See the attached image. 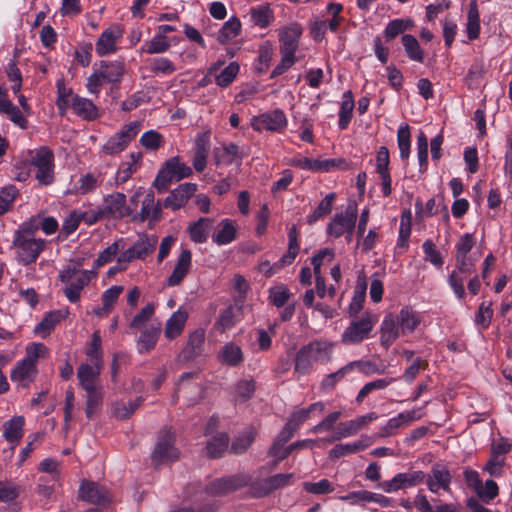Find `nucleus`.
I'll return each instance as SVG.
<instances>
[{"mask_svg":"<svg viewBox=\"0 0 512 512\" xmlns=\"http://www.w3.org/2000/svg\"><path fill=\"white\" fill-rule=\"evenodd\" d=\"M297 430V427L292 424L288 420L282 431L277 436L276 440L274 441L273 445L271 446L269 450V454L274 457L276 460L279 457L278 453V447L279 445H285L293 436L294 432Z\"/></svg>","mask_w":512,"mask_h":512,"instance_id":"13d9d810","label":"nucleus"},{"mask_svg":"<svg viewBox=\"0 0 512 512\" xmlns=\"http://www.w3.org/2000/svg\"><path fill=\"white\" fill-rule=\"evenodd\" d=\"M49 355V349L42 343H31L25 348V357L22 359L37 367L39 359H45Z\"/></svg>","mask_w":512,"mask_h":512,"instance_id":"3c124183","label":"nucleus"},{"mask_svg":"<svg viewBox=\"0 0 512 512\" xmlns=\"http://www.w3.org/2000/svg\"><path fill=\"white\" fill-rule=\"evenodd\" d=\"M422 417L420 409L399 413L397 416L388 420V422L380 429L378 436L386 438L394 435L396 431L411 422Z\"/></svg>","mask_w":512,"mask_h":512,"instance_id":"aec40b11","label":"nucleus"},{"mask_svg":"<svg viewBox=\"0 0 512 512\" xmlns=\"http://www.w3.org/2000/svg\"><path fill=\"white\" fill-rule=\"evenodd\" d=\"M340 500L351 505H366L368 503H376L381 507H386L389 502L385 496L367 490L350 492L345 496H341Z\"/></svg>","mask_w":512,"mask_h":512,"instance_id":"b1692460","label":"nucleus"},{"mask_svg":"<svg viewBox=\"0 0 512 512\" xmlns=\"http://www.w3.org/2000/svg\"><path fill=\"white\" fill-rule=\"evenodd\" d=\"M30 163L36 169L35 178L40 185L54 182V155L46 146L30 151Z\"/></svg>","mask_w":512,"mask_h":512,"instance_id":"39448f33","label":"nucleus"},{"mask_svg":"<svg viewBox=\"0 0 512 512\" xmlns=\"http://www.w3.org/2000/svg\"><path fill=\"white\" fill-rule=\"evenodd\" d=\"M141 129L139 121H133L122 127L120 131L111 136L102 146L101 152L105 155L118 154L126 149L128 144L136 137Z\"/></svg>","mask_w":512,"mask_h":512,"instance_id":"6e6552de","label":"nucleus"},{"mask_svg":"<svg viewBox=\"0 0 512 512\" xmlns=\"http://www.w3.org/2000/svg\"><path fill=\"white\" fill-rule=\"evenodd\" d=\"M236 312L237 309L234 307H228L223 310L214 324V328L220 332L232 328L237 322Z\"/></svg>","mask_w":512,"mask_h":512,"instance_id":"0e129e2a","label":"nucleus"},{"mask_svg":"<svg viewBox=\"0 0 512 512\" xmlns=\"http://www.w3.org/2000/svg\"><path fill=\"white\" fill-rule=\"evenodd\" d=\"M376 315L365 312L360 318L353 320L341 335L343 344H359L367 339L374 325L377 323Z\"/></svg>","mask_w":512,"mask_h":512,"instance_id":"0eeeda50","label":"nucleus"},{"mask_svg":"<svg viewBox=\"0 0 512 512\" xmlns=\"http://www.w3.org/2000/svg\"><path fill=\"white\" fill-rule=\"evenodd\" d=\"M61 316L57 312L47 314L34 329L35 334L45 338L54 329L56 324L60 321Z\"/></svg>","mask_w":512,"mask_h":512,"instance_id":"052dcab7","label":"nucleus"},{"mask_svg":"<svg viewBox=\"0 0 512 512\" xmlns=\"http://www.w3.org/2000/svg\"><path fill=\"white\" fill-rule=\"evenodd\" d=\"M197 185L193 183H183L175 188L164 200L163 206L177 210L183 207L188 200L195 194Z\"/></svg>","mask_w":512,"mask_h":512,"instance_id":"4be33fe9","label":"nucleus"},{"mask_svg":"<svg viewBox=\"0 0 512 512\" xmlns=\"http://www.w3.org/2000/svg\"><path fill=\"white\" fill-rule=\"evenodd\" d=\"M354 108V99L351 91H346L342 97L341 108L339 111V127L341 129L347 128L352 117Z\"/></svg>","mask_w":512,"mask_h":512,"instance_id":"603ef678","label":"nucleus"},{"mask_svg":"<svg viewBox=\"0 0 512 512\" xmlns=\"http://www.w3.org/2000/svg\"><path fill=\"white\" fill-rule=\"evenodd\" d=\"M198 378V374L187 372L181 375L176 393L187 399L189 404H194L202 398L203 388L198 381H193Z\"/></svg>","mask_w":512,"mask_h":512,"instance_id":"4468645a","label":"nucleus"},{"mask_svg":"<svg viewBox=\"0 0 512 512\" xmlns=\"http://www.w3.org/2000/svg\"><path fill=\"white\" fill-rule=\"evenodd\" d=\"M205 340V331L201 328L193 331L188 338L187 345L183 350V355L186 359H191L198 356L201 351Z\"/></svg>","mask_w":512,"mask_h":512,"instance_id":"ea45409f","label":"nucleus"},{"mask_svg":"<svg viewBox=\"0 0 512 512\" xmlns=\"http://www.w3.org/2000/svg\"><path fill=\"white\" fill-rule=\"evenodd\" d=\"M374 443V440L372 437L367 435H362L359 440L352 442V443H346V444H338L334 446L329 451V457L332 459H337L343 456H346L348 454L357 453L359 451H363L366 448L370 447Z\"/></svg>","mask_w":512,"mask_h":512,"instance_id":"a878e982","label":"nucleus"},{"mask_svg":"<svg viewBox=\"0 0 512 512\" xmlns=\"http://www.w3.org/2000/svg\"><path fill=\"white\" fill-rule=\"evenodd\" d=\"M290 297V290L284 284H279L269 289V300L278 308L283 307L289 301Z\"/></svg>","mask_w":512,"mask_h":512,"instance_id":"680f3d73","label":"nucleus"},{"mask_svg":"<svg viewBox=\"0 0 512 512\" xmlns=\"http://www.w3.org/2000/svg\"><path fill=\"white\" fill-rule=\"evenodd\" d=\"M413 505L419 512H456V507L451 504L432 507L427 497L422 493L415 496Z\"/></svg>","mask_w":512,"mask_h":512,"instance_id":"8fccbe9b","label":"nucleus"},{"mask_svg":"<svg viewBox=\"0 0 512 512\" xmlns=\"http://www.w3.org/2000/svg\"><path fill=\"white\" fill-rule=\"evenodd\" d=\"M216 157L219 163L232 164L241 159L238 146L234 144L225 145L216 151Z\"/></svg>","mask_w":512,"mask_h":512,"instance_id":"69168bd1","label":"nucleus"},{"mask_svg":"<svg viewBox=\"0 0 512 512\" xmlns=\"http://www.w3.org/2000/svg\"><path fill=\"white\" fill-rule=\"evenodd\" d=\"M355 368H359L366 373H377L378 370L376 367L370 363V362H363V361H353L345 365L344 367L340 368L334 373H331L322 380L321 386L325 390L332 389L337 382H339L341 379H343L347 374L352 372Z\"/></svg>","mask_w":512,"mask_h":512,"instance_id":"dca6fc26","label":"nucleus"},{"mask_svg":"<svg viewBox=\"0 0 512 512\" xmlns=\"http://www.w3.org/2000/svg\"><path fill=\"white\" fill-rule=\"evenodd\" d=\"M288 121L284 112L280 109L265 112L251 119V126L254 130L262 132H282L287 127Z\"/></svg>","mask_w":512,"mask_h":512,"instance_id":"9b49d317","label":"nucleus"},{"mask_svg":"<svg viewBox=\"0 0 512 512\" xmlns=\"http://www.w3.org/2000/svg\"><path fill=\"white\" fill-rule=\"evenodd\" d=\"M471 273V270H462L460 267V264L457 263L456 269L451 273L449 277V283L454 291V293L457 295L458 298H463L465 295L464 290V280L465 277Z\"/></svg>","mask_w":512,"mask_h":512,"instance_id":"4d7b16f0","label":"nucleus"},{"mask_svg":"<svg viewBox=\"0 0 512 512\" xmlns=\"http://www.w3.org/2000/svg\"><path fill=\"white\" fill-rule=\"evenodd\" d=\"M0 113L5 114L14 124L25 129L27 127V120L6 95V92L0 89Z\"/></svg>","mask_w":512,"mask_h":512,"instance_id":"72a5a7b5","label":"nucleus"},{"mask_svg":"<svg viewBox=\"0 0 512 512\" xmlns=\"http://www.w3.org/2000/svg\"><path fill=\"white\" fill-rule=\"evenodd\" d=\"M249 481L250 477L245 474L220 478L211 482L207 491L214 496H224L247 485Z\"/></svg>","mask_w":512,"mask_h":512,"instance_id":"ddd939ff","label":"nucleus"},{"mask_svg":"<svg viewBox=\"0 0 512 512\" xmlns=\"http://www.w3.org/2000/svg\"><path fill=\"white\" fill-rule=\"evenodd\" d=\"M213 220L210 218H200L197 222L189 226L191 239L196 243H203L207 240L212 228Z\"/></svg>","mask_w":512,"mask_h":512,"instance_id":"37998d69","label":"nucleus"},{"mask_svg":"<svg viewBox=\"0 0 512 512\" xmlns=\"http://www.w3.org/2000/svg\"><path fill=\"white\" fill-rule=\"evenodd\" d=\"M142 160V153L132 152L123 161L116 173V183L123 184L127 182L131 176L139 169Z\"/></svg>","mask_w":512,"mask_h":512,"instance_id":"cd10ccee","label":"nucleus"},{"mask_svg":"<svg viewBox=\"0 0 512 512\" xmlns=\"http://www.w3.org/2000/svg\"><path fill=\"white\" fill-rule=\"evenodd\" d=\"M79 498L91 504L101 505L109 503L111 496L109 491L93 481H82L79 487Z\"/></svg>","mask_w":512,"mask_h":512,"instance_id":"2eb2a0df","label":"nucleus"},{"mask_svg":"<svg viewBox=\"0 0 512 512\" xmlns=\"http://www.w3.org/2000/svg\"><path fill=\"white\" fill-rule=\"evenodd\" d=\"M23 223L35 233L40 228L47 235H51L58 230V222L53 217H42L40 215H36Z\"/></svg>","mask_w":512,"mask_h":512,"instance_id":"58836bf2","label":"nucleus"},{"mask_svg":"<svg viewBox=\"0 0 512 512\" xmlns=\"http://www.w3.org/2000/svg\"><path fill=\"white\" fill-rule=\"evenodd\" d=\"M178 457L179 451L174 446L173 436L169 432L161 434L151 455L152 464L159 467L177 460Z\"/></svg>","mask_w":512,"mask_h":512,"instance_id":"9d476101","label":"nucleus"},{"mask_svg":"<svg viewBox=\"0 0 512 512\" xmlns=\"http://www.w3.org/2000/svg\"><path fill=\"white\" fill-rule=\"evenodd\" d=\"M91 365L103 366L102 353H101V337L99 331H95L92 335L91 342L86 350Z\"/></svg>","mask_w":512,"mask_h":512,"instance_id":"864d4df0","label":"nucleus"},{"mask_svg":"<svg viewBox=\"0 0 512 512\" xmlns=\"http://www.w3.org/2000/svg\"><path fill=\"white\" fill-rule=\"evenodd\" d=\"M98 69L109 83L118 82L124 74V64L121 61H102Z\"/></svg>","mask_w":512,"mask_h":512,"instance_id":"c03bdc74","label":"nucleus"},{"mask_svg":"<svg viewBox=\"0 0 512 512\" xmlns=\"http://www.w3.org/2000/svg\"><path fill=\"white\" fill-rule=\"evenodd\" d=\"M401 334L412 333L420 323L419 315L410 308H403L396 319Z\"/></svg>","mask_w":512,"mask_h":512,"instance_id":"c9c22d12","label":"nucleus"},{"mask_svg":"<svg viewBox=\"0 0 512 512\" xmlns=\"http://www.w3.org/2000/svg\"><path fill=\"white\" fill-rule=\"evenodd\" d=\"M400 334L401 331L396 319L392 315H387L382 321L380 328L381 345L388 349Z\"/></svg>","mask_w":512,"mask_h":512,"instance_id":"473e14b6","label":"nucleus"},{"mask_svg":"<svg viewBox=\"0 0 512 512\" xmlns=\"http://www.w3.org/2000/svg\"><path fill=\"white\" fill-rule=\"evenodd\" d=\"M402 43L405 48V51L408 57L411 60L422 62L423 61V52L419 46L417 39L409 34H406L402 37Z\"/></svg>","mask_w":512,"mask_h":512,"instance_id":"338daca9","label":"nucleus"},{"mask_svg":"<svg viewBox=\"0 0 512 512\" xmlns=\"http://www.w3.org/2000/svg\"><path fill=\"white\" fill-rule=\"evenodd\" d=\"M236 237V226L229 219L222 220L212 235V240L218 245H227Z\"/></svg>","mask_w":512,"mask_h":512,"instance_id":"f704fd0d","label":"nucleus"},{"mask_svg":"<svg viewBox=\"0 0 512 512\" xmlns=\"http://www.w3.org/2000/svg\"><path fill=\"white\" fill-rule=\"evenodd\" d=\"M103 366L82 363L77 369V378L80 387L86 392L102 389L100 374Z\"/></svg>","mask_w":512,"mask_h":512,"instance_id":"6ab92c4d","label":"nucleus"},{"mask_svg":"<svg viewBox=\"0 0 512 512\" xmlns=\"http://www.w3.org/2000/svg\"><path fill=\"white\" fill-rule=\"evenodd\" d=\"M191 174V167L181 162L179 157H172L167 160L164 166L159 170L154 180V187L158 192L162 193L168 189L172 180H181L189 177Z\"/></svg>","mask_w":512,"mask_h":512,"instance_id":"423d86ee","label":"nucleus"},{"mask_svg":"<svg viewBox=\"0 0 512 512\" xmlns=\"http://www.w3.org/2000/svg\"><path fill=\"white\" fill-rule=\"evenodd\" d=\"M357 218L356 204H349L344 212L336 214L327 227L330 236L339 238L346 232H353Z\"/></svg>","mask_w":512,"mask_h":512,"instance_id":"f8f14e48","label":"nucleus"},{"mask_svg":"<svg viewBox=\"0 0 512 512\" xmlns=\"http://www.w3.org/2000/svg\"><path fill=\"white\" fill-rule=\"evenodd\" d=\"M334 199H335V194L334 193L327 194L324 197V199L319 203L317 208L313 211V213L310 214L307 217V222L310 225H312L317 220H319V219L323 218L324 216L328 215L331 212V210H332Z\"/></svg>","mask_w":512,"mask_h":512,"instance_id":"6e6d98bb","label":"nucleus"},{"mask_svg":"<svg viewBox=\"0 0 512 512\" xmlns=\"http://www.w3.org/2000/svg\"><path fill=\"white\" fill-rule=\"evenodd\" d=\"M302 32V27L297 23H291L279 29L281 61L272 71V77L283 74L296 62L295 52Z\"/></svg>","mask_w":512,"mask_h":512,"instance_id":"7ed1b4c3","label":"nucleus"},{"mask_svg":"<svg viewBox=\"0 0 512 512\" xmlns=\"http://www.w3.org/2000/svg\"><path fill=\"white\" fill-rule=\"evenodd\" d=\"M95 277L96 271L79 269L71 265L59 271V279L64 284L63 293L71 303L80 300L82 291Z\"/></svg>","mask_w":512,"mask_h":512,"instance_id":"20e7f679","label":"nucleus"},{"mask_svg":"<svg viewBox=\"0 0 512 512\" xmlns=\"http://www.w3.org/2000/svg\"><path fill=\"white\" fill-rule=\"evenodd\" d=\"M292 164L301 169L310 170V171H322V170L327 171V170H329V168L332 165L331 161H329V160L319 161V160H314V159H310L307 157L294 159L292 161Z\"/></svg>","mask_w":512,"mask_h":512,"instance_id":"e2e57ef3","label":"nucleus"},{"mask_svg":"<svg viewBox=\"0 0 512 512\" xmlns=\"http://www.w3.org/2000/svg\"><path fill=\"white\" fill-rule=\"evenodd\" d=\"M473 245L474 240L471 234H464L456 244V261L460 264L462 270H472L473 262L468 253Z\"/></svg>","mask_w":512,"mask_h":512,"instance_id":"c756f323","label":"nucleus"},{"mask_svg":"<svg viewBox=\"0 0 512 512\" xmlns=\"http://www.w3.org/2000/svg\"><path fill=\"white\" fill-rule=\"evenodd\" d=\"M37 373V367L24 360H20L16 362L11 370L10 378L13 383L26 388L35 380Z\"/></svg>","mask_w":512,"mask_h":512,"instance_id":"5701e85b","label":"nucleus"},{"mask_svg":"<svg viewBox=\"0 0 512 512\" xmlns=\"http://www.w3.org/2000/svg\"><path fill=\"white\" fill-rule=\"evenodd\" d=\"M292 478L293 474L291 473H280L256 482L252 487L253 495L256 497L265 496L276 489L287 486Z\"/></svg>","mask_w":512,"mask_h":512,"instance_id":"412c9836","label":"nucleus"},{"mask_svg":"<svg viewBox=\"0 0 512 512\" xmlns=\"http://www.w3.org/2000/svg\"><path fill=\"white\" fill-rule=\"evenodd\" d=\"M218 358L221 363L238 366L243 361V352L239 345L229 342L221 348Z\"/></svg>","mask_w":512,"mask_h":512,"instance_id":"e433bc0d","label":"nucleus"},{"mask_svg":"<svg viewBox=\"0 0 512 512\" xmlns=\"http://www.w3.org/2000/svg\"><path fill=\"white\" fill-rule=\"evenodd\" d=\"M24 419L21 416L14 417L3 424V434L10 443H17L23 436Z\"/></svg>","mask_w":512,"mask_h":512,"instance_id":"79ce46f5","label":"nucleus"},{"mask_svg":"<svg viewBox=\"0 0 512 512\" xmlns=\"http://www.w3.org/2000/svg\"><path fill=\"white\" fill-rule=\"evenodd\" d=\"M466 32L470 40L476 39L480 33V19L476 0H472L469 6Z\"/></svg>","mask_w":512,"mask_h":512,"instance_id":"de8ad7c7","label":"nucleus"},{"mask_svg":"<svg viewBox=\"0 0 512 512\" xmlns=\"http://www.w3.org/2000/svg\"><path fill=\"white\" fill-rule=\"evenodd\" d=\"M334 344L325 340H315L301 347L295 358V372L306 375L315 363H328L332 358Z\"/></svg>","mask_w":512,"mask_h":512,"instance_id":"f03ea898","label":"nucleus"},{"mask_svg":"<svg viewBox=\"0 0 512 512\" xmlns=\"http://www.w3.org/2000/svg\"><path fill=\"white\" fill-rule=\"evenodd\" d=\"M221 64L220 62L213 64L209 69V74L214 75L215 82L218 86L227 87L239 73V65L237 62H231L227 67L217 73Z\"/></svg>","mask_w":512,"mask_h":512,"instance_id":"2f4dec72","label":"nucleus"},{"mask_svg":"<svg viewBox=\"0 0 512 512\" xmlns=\"http://www.w3.org/2000/svg\"><path fill=\"white\" fill-rule=\"evenodd\" d=\"M132 213L133 208L130 205H127L125 194L121 192H114L104 198L102 207L97 212L94 221L104 217L122 219L132 215Z\"/></svg>","mask_w":512,"mask_h":512,"instance_id":"1a4fd4ad","label":"nucleus"},{"mask_svg":"<svg viewBox=\"0 0 512 512\" xmlns=\"http://www.w3.org/2000/svg\"><path fill=\"white\" fill-rule=\"evenodd\" d=\"M240 29V21L235 17L230 18L219 30L218 41L223 44L229 42L240 33Z\"/></svg>","mask_w":512,"mask_h":512,"instance_id":"5fc2aeb1","label":"nucleus"},{"mask_svg":"<svg viewBox=\"0 0 512 512\" xmlns=\"http://www.w3.org/2000/svg\"><path fill=\"white\" fill-rule=\"evenodd\" d=\"M170 46L171 42L166 36L156 34L150 41L145 43L143 51L148 54H159L167 51Z\"/></svg>","mask_w":512,"mask_h":512,"instance_id":"774afa93","label":"nucleus"},{"mask_svg":"<svg viewBox=\"0 0 512 512\" xmlns=\"http://www.w3.org/2000/svg\"><path fill=\"white\" fill-rule=\"evenodd\" d=\"M160 334V325H150L143 328L138 339L140 353L148 352L154 348Z\"/></svg>","mask_w":512,"mask_h":512,"instance_id":"a19ab883","label":"nucleus"},{"mask_svg":"<svg viewBox=\"0 0 512 512\" xmlns=\"http://www.w3.org/2000/svg\"><path fill=\"white\" fill-rule=\"evenodd\" d=\"M57 93L56 105L60 113L64 115L66 110L72 106L74 98L78 95H75L71 88L66 87L63 80L57 81Z\"/></svg>","mask_w":512,"mask_h":512,"instance_id":"49530a36","label":"nucleus"},{"mask_svg":"<svg viewBox=\"0 0 512 512\" xmlns=\"http://www.w3.org/2000/svg\"><path fill=\"white\" fill-rule=\"evenodd\" d=\"M123 29L114 24L105 29L95 44L96 53L100 56L114 53L117 50V42L122 38Z\"/></svg>","mask_w":512,"mask_h":512,"instance_id":"a211bd4d","label":"nucleus"},{"mask_svg":"<svg viewBox=\"0 0 512 512\" xmlns=\"http://www.w3.org/2000/svg\"><path fill=\"white\" fill-rule=\"evenodd\" d=\"M156 244V237H146L138 240L132 247H130V250L137 259H143L154 251Z\"/></svg>","mask_w":512,"mask_h":512,"instance_id":"bf43d9fd","label":"nucleus"},{"mask_svg":"<svg viewBox=\"0 0 512 512\" xmlns=\"http://www.w3.org/2000/svg\"><path fill=\"white\" fill-rule=\"evenodd\" d=\"M47 241L35 236L27 225L22 223L14 232L12 248L16 261L24 266L35 263L46 248Z\"/></svg>","mask_w":512,"mask_h":512,"instance_id":"f257e3e1","label":"nucleus"},{"mask_svg":"<svg viewBox=\"0 0 512 512\" xmlns=\"http://www.w3.org/2000/svg\"><path fill=\"white\" fill-rule=\"evenodd\" d=\"M428 489L432 493L438 492L439 489L444 491L450 490L451 475L448 469L442 465H435L432 468L431 474L425 480Z\"/></svg>","mask_w":512,"mask_h":512,"instance_id":"393cba45","label":"nucleus"},{"mask_svg":"<svg viewBox=\"0 0 512 512\" xmlns=\"http://www.w3.org/2000/svg\"><path fill=\"white\" fill-rule=\"evenodd\" d=\"M229 438L225 433L212 437L206 446L207 453L211 458L220 457L228 448Z\"/></svg>","mask_w":512,"mask_h":512,"instance_id":"09e8293b","label":"nucleus"},{"mask_svg":"<svg viewBox=\"0 0 512 512\" xmlns=\"http://www.w3.org/2000/svg\"><path fill=\"white\" fill-rule=\"evenodd\" d=\"M141 403V397H138L134 400H130L128 402L117 401L116 403H114L112 407V415L120 420L127 419L136 411V409L141 405Z\"/></svg>","mask_w":512,"mask_h":512,"instance_id":"a18cd8bd","label":"nucleus"},{"mask_svg":"<svg viewBox=\"0 0 512 512\" xmlns=\"http://www.w3.org/2000/svg\"><path fill=\"white\" fill-rule=\"evenodd\" d=\"M191 259V252L188 249H183L172 274L167 279L168 286H176L181 283L191 267Z\"/></svg>","mask_w":512,"mask_h":512,"instance_id":"c85d7f7f","label":"nucleus"},{"mask_svg":"<svg viewBox=\"0 0 512 512\" xmlns=\"http://www.w3.org/2000/svg\"><path fill=\"white\" fill-rule=\"evenodd\" d=\"M187 319L188 312L185 309L179 308L177 311H175L166 322L164 330L166 338L174 339L181 335Z\"/></svg>","mask_w":512,"mask_h":512,"instance_id":"7c9ffc66","label":"nucleus"},{"mask_svg":"<svg viewBox=\"0 0 512 512\" xmlns=\"http://www.w3.org/2000/svg\"><path fill=\"white\" fill-rule=\"evenodd\" d=\"M163 204L155 202L154 193L152 191L145 194L142 201L140 213L135 216L141 222L146 220L158 221L161 217Z\"/></svg>","mask_w":512,"mask_h":512,"instance_id":"bb28decb","label":"nucleus"},{"mask_svg":"<svg viewBox=\"0 0 512 512\" xmlns=\"http://www.w3.org/2000/svg\"><path fill=\"white\" fill-rule=\"evenodd\" d=\"M425 480V474L422 471H412L399 473L390 481L380 484V487L387 493H391L400 489L413 487Z\"/></svg>","mask_w":512,"mask_h":512,"instance_id":"f3484780","label":"nucleus"},{"mask_svg":"<svg viewBox=\"0 0 512 512\" xmlns=\"http://www.w3.org/2000/svg\"><path fill=\"white\" fill-rule=\"evenodd\" d=\"M79 117L85 120H94L98 117V110L94 103L86 98L77 96L70 107Z\"/></svg>","mask_w":512,"mask_h":512,"instance_id":"4c0bfd02","label":"nucleus"}]
</instances>
